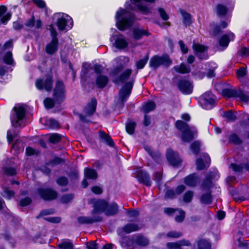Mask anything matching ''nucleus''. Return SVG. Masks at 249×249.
Wrapping results in <instances>:
<instances>
[{"label": "nucleus", "instance_id": "dca6fc26", "mask_svg": "<svg viewBox=\"0 0 249 249\" xmlns=\"http://www.w3.org/2000/svg\"><path fill=\"white\" fill-rule=\"evenodd\" d=\"M203 159L199 158L196 161V168L198 170H203L207 165H210L211 160L207 154L203 156Z\"/></svg>", "mask_w": 249, "mask_h": 249}, {"label": "nucleus", "instance_id": "a211bd4d", "mask_svg": "<svg viewBox=\"0 0 249 249\" xmlns=\"http://www.w3.org/2000/svg\"><path fill=\"white\" fill-rule=\"evenodd\" d=\"M99 137L100 140L102 142L105 143L110 147L114 146V142L111 137L104 131L100 130L99 132Z\"/></svg>", "mask_w": 249, "mask_h": 249}, {"label": "nucleus", "instance_id": "ea45409f", "mask_svg": "<svg viewBox=\"0 0 249 249\" xmlns=\"http://www.w3.org/2000/svg\"><path fill=\"white\" fill-rule=\"evenodd\" d=\"M212 177L210 175H208L203 181L201 187L203 189L209 190L212 187Z\"/></svg>", "mask_w": 249, "mask_h": 249}, {"label": "nucleus", "instance_id": "bb28decb", "mask_svg": "<svg viewBox=\"0 0 249 249\" xmlns=\"http://www.w3.org/2000/svg\"><path fill=\"white\" fill-rule=\"evenodd\" d=\"M175 71L180 73H188L191 71V68L189 66H187L184 63H181L180 65L176 66L174 67Z\"/></svg>", "mask_w": 249, "mask_h": 249}, {"label": "nucleus", "instance_id": "09e8293b", "mask_svg": "<svg viewBox=\"0 0 249 249\" xmlns=\"http://www.w3.org/2000/svg\"><path fill=\"white\" fill-rule=\"evenodd\" d=\"M224 116L230 121H234L237 119L235 113L231 110L224 112Z\"/></svg>", "mask_w": 249, "mask_h": 249}, {"label": "nucleus", "instance_id": "ddd939ff", "mask_svg": "<svg viewBox=\"0 0 249 249\" xmlns=\"http://www.w3.org/2000/svg\"><path fill=\"white\" fill-rule=\"evenodd\" d=\"M179 90L183 93L189 94L192 93L193 87L190 82L186 80H180L178 84Z\"/></svg>", "mask_w": 249, "mask_h": 249}, {"label": "nucleus", "instance_id": "c9c22d12", "mask_svg": "<svg viewBox=\"0 0 249 249\" xmlns=\"http://www.w3.org/2000/svg\"><path fill=\"white\" fill-rule=\"evenodd\" d=\"M45 121V124L48 125L49 127L51 128H56L59 127V124L57 121L53 119H49L48 120L41 119V121Z\"/></svg>", "mask_w": 249, "mask_h": 249}, {"label": "nucleus", "instance_id": "4be33fe9", "mask_svg": "<svg viewBox=\"0 0 249 249\" xmlns=\"http://www.w3.org/2000/svg\"><path fill=\"white\" fill-rule=\"evenodd\" d=\"M133 35L134 39L139 40L143 36H149L150 33L147 30L136 28L133 30Z\"/></svg>", "mask_w": 249, "mask_h": 249}, {"label": "nucleus", "instance_id": "4c0bfd02", "mask_svg": "<svg viewBox=\"0 0 249 249\" xmlns=\"http://www.w3.org/2000/svg\"><path fill=\"white\" fill-rule=\"evenodd\" d=\"M193 49L194 50L195 53L197 54V53H204V52H206L208 50V47L199 44L194 43L193 45Z\"/></svg>", "mask_w": 249, "mask_h": 249}, {"label": "nucleus", "instance_id": "a18cd8bd", "mask_svg": "<svg viewBox=\"0 0 249 249\" xmlns=\"http://www.w3.org/2000/svg\"><path fill=\"white\" fill-rule=\"evenodd\" d=\"M229 140L230 142L235 144H240L242 143L241 140L236 134H232L229 136Z\"/></svg>", "mask_w": 249, "mask_h": 249}, {"label": "nucleus", "instance_id": "a878e982", "mask_svg": "<svg viewBox=\"0 0 249 249\" xmlns=\"http://www.w3.org/2000/svg\"><path fill=\"white\" fill-rule=\"evenodd\" d=\"M108 82V79L107 76L99 75L96 80V83L98 88L103 89L105 88Z\"/></svg>", "mask_w": 249, "mask_h": 249}, {"label": "nucleus", "instance_id": "e433bc0d", "mask_svg": "<svg viewBox=\"0 0 249 249\" xmlns=\"http://www.w3.org/2000/svg\"><path fill=\"white\" fill-rule=\"evenodd\" d=\"M18 132L15 128L9 130L7 133V138L9 143H11L15 138L18 136Z\"/></svg>", "mask_w": 249, "mask_h": 249}, {"label": "nucleus", "instance_id": "9b49d317", "mask_svg": "<svg viewBox=\"0 0 249 249\" xmlns=\"http://www.w3.org/2000/svg\"><path fill=\"white\" fill-rule=\"evenodd\" d=\"M102 220V217L99 215H92V217L79 216L77 218L78 222L81 224H91L94 223L101 222Z\"/></svg>", "mask_w": 249, "mask_h": 249}, {"label": "nucleus", "instance_id": "a19ab883", "mask_svg": "<svg viewBox=\"0 0 249 249\" xmlns=\"http://www.w3.org/2000/svg\"><path fill=\"white\" fill-rule=\"evenodd\" d=\"M3 61L8 65H13L14 63L11 52H7L3 56Z\"/></svg>", "mask_w": 249, "mask_h": 249}, {"label": "nucleus", "instance_id": "338daca9", "mask_svg": "<svg viewBox=\"0 0 249 249\" xmlns=\"http://www.w3.org/2000/svg\"><path fill=\"white\" fill-rule=\"evenodd\" d=\"M92 69V68L90 65L88 63H84L82 66V72L86 76L88 74L89 71Z\"/></svg>", "mask_w": 249, "mask_h": 249}, {"label": "nucleus", "instance_id": "2f4dec72", "mask_svg": "<svg viewBox=\"0 0 249 249\" xmlns=\"http://www.w3.org/2000/svg\"><path fill=\"white\" fill-rule=\"evenodd\" d=\"M116 47L119 49H124L127 46V43L122 36L118 37L115 41Z\"/></svg>", "mask_w": 249, "mask_h": 249}, {"label": "nucleus", "instance_id": "e2e57ef3", "mask_svg": "<svg viewBox=\"0 0 249 249\" xmlns=\"http://www.w3.org/2000/svg\"><path fill=\"white\" fill-rule=\"evenodd\" d=\"M238 54L241 56H247L249 55V48L243 47L238 51Z\"/></svg>", "mask_w": 249, "mask_h": 249}, {"label": "nucleus", "instance_id": "8fccbe9b", "mask_svg": "<svg viewBox=\"0 0 249 249\" xmlns=\"http://www.w3.org/2000/svg\"><path fill=\"white\" fill-rule=\"evenodd\" d=\"M136 124L135 122H130L126 124V130L129 134L134 133Z\"/></svg>", "mask_w": 249, "mask_h": 249}, {"label": "nucleus", "instance_id": "864d4df0", "mask_svg": "<svg viewBox=\"0 0 249 249\" xmlns=\"http://www.w3.org/2000/svg\"><path fill=\"white\" fill-rule=\"evenodd\" d=\"M48 30H50L51 32L52 40H54L55 41H58V38H57V33L53 25H49Z\"/></svg>", "mask_w": 249, "mask_h": 249}, {"label": "nucleus", "instance_id": "423d86ee", "mask_svg": "<svg viewBox=\"0 0 249 249\" xmlns=\"http://www.w3.org/2000/svg\"><path fill=\"white\" fill-rule=\"evenodd\" d=\"M172 63V61L168 55H164L161 57L155 55L150 59L149 66L150 67L156 69L160 65L168 67Z\"/></svg>", "mask_w": 249, "mask_h": 249}, {"label": "nucleus", "instance_id": "603ef678", "mask_svg": "<svg viewBox=\"0 0 249 249\" xmlns=\"http://www.w3.org/2000/svg\"><path fill=\"white\" fill-rule=\"evenodd\" d=\"M73 198V194H65L61 197L60 201L63 203H67L71 201Z\"/></svg>", "mask_w": 249, "mask_h": 249}, {"label": "nucleus", "instance_id": "2eb2a0df", "mask_svg": "<svg viewBox=\"0 0 249 249\" xmlns=\"http://www.w3.org/2000/svg\"><path fill=\"white\" fill-rule=\"evenodd\" d=\"M97 106V101L95 98H92L90 102L85 107L84 112L89 116H92L95 112Z\"/></svg>", "mask_w": 249, "mask_h": 249}, {"label": "nucleus", "instance_id": "473e14b6", "mask_svg": "<svg viewBox=\"0 0 249 249\" xmlns=\"http://www.w3.org/2000/svg\"><path fill=\"white\" fill-rule=\"evenodd\" d=\"M200 202L204 204H210L212 202V197L210 193L203 194L200 197Z\"/></svg>", "mask_w": 249, "mask_h": 249}, {"label": "nucleus", "instance_id": "f8f14e48", "mask_svg": "<svg viewBox=\"0 0 249 249\" xmlns=\"http://www.w3.org/2000/svg\"><path fill=\"white\" fill-rule=\"evenodd\" d=\"M202 102L204 104L203 107L207 109L212 108L215 103L213 96L210 92H206L202 95Z\"/></svg>", "mask_w": 249, "mask_h": 249}, {"label": "nucleus", "instance_id": "f3484780", "mask_svg": "<svg viewBox=\"0 0 249 249\" xmlns=\"http://www.w3.org/2000/svg\"><path fill=\"white\" fill-rule=\"evenodd\" d=\"M136 177L141 183H143L147 186H150L151 181L148 174L143 171L137 172Z\"/></svg>", "mask_w": 249, "mask_h": 249}, {"label": "nucleus", "instance_id": "69168bd1", "mask_svg": "<svg viewBox=\"0 0 249 249\" xmlns=\"http://www.w3.org/2000/svg\"><path fill=\"white\" fill-rule=\"evenodd\" d=\"M231 167L234 171L236 172H242L243 170V167L242 165V164L238 165L235 163H231Z\"/></svg>", "mask_w": 249, "mask_h": 249}, {"label": "nucleus", "instance_id": "39448f33", "mask_svg": "<svg viewBox=\"0 0 249 249\" xmlns=\"http://www.w3.org/2000/svg\"><path fill=\"white\" fill-rule=\"evenodd\" d=\"M15 114L11 118L12 125L15 127L24 126L23 119L25 116V109L24 107H15Z\"/></svg>", "mask_w": 249, "mask_h": 249}, {"label": "nucleus", "instance_id": "37998d69", "mask_svg": "<svg viewBox=\"0 0 249 249\" xmlns=\"http://www.w3.org/2000/svg\"><path fill=\"white\" fill-rule=\"evenodd\" d=\"M135 241L136 243L140 246H144L148 244L147 239L141 235L138 236Z\"/></svg>", "mask_w": 249, "mask_h": 249}, {"label": "nucleus", "instance_id": "20e7f679", "mask_svg": "<svg viewBox=\"0 0 249 249\" xmlns=\"http://www.w3.org/2000/svg\"><path fill=\"white\" fill-rule=\"evenodd\" d=\"M65 92L64 83L61 80H57L53 91V97L56 103L60 104L64 101Z\"/></svg>", "mask_w": 249, "mask_h": 249}, {"label": "nucleus", "instance_id": "c756f323", "mask_svg": "<svg viewBox=\"0 0 249 249\" xmlns=\"http://www.w3.org/2000/svg\"><path fill=\"white\" fill-rule=\"evenodd\" d=\"M156 107V104L153 101H149L145 103L142 108V111L147 114L153 110Z\"/></svg>", "mask_w": 249, "mask_h": 249}, {"label": "nucleus", "instance_id": "5701e85b", "mask_svg": "<svg viewBox=\"0 0 249 249\" xmlns=\"http://www.w3.org/2000/svg\"><path fill=\"white\" fill-rule=\"evenodd\" d=\"M194 133L190 128L183 131L181 135V140L183 142H189L194 138Z\"/></svg>", "mask_w": 249, "mask_h": 249}, {"label": "nucleus", "instance_id": "0eeeda50", "mask_svg": "<svg viewBox=\"0 0 249 249\" xmlns=\"http://www.w3.org/2000/svg\"><path fill=\"white\" fill-rule=\"evenodd\" d=\"M53 80L51 75H47L42 79H36L35 85L37 89L39 90L45 89L50 91L53 88Z\"/></svg>", "mask_w": 249, "mask_h": 249}, {"label": "nucleus", "instance_id": "0e129e2a", "mask_svg": "<svg viewBox=\"0 0 249 249\" xmlns=\"http://www.w3.org/2000/svg\"><path fill=\"white\" fill-rule=\"evenodd\" d=\"M185 213L183 210H179V215L175 217V220L178 222H181L185 218Z\"/></svg>", "mask_w": 249, "mask_h": 249}, {"label": "nucleus", "instance_id": "58836bf2", "mask_svg": "<svg viewBox=\"0 0 249 249\" xmlns=\"http://www.w3.org/2000/svg\"><path fill=\"white\" fill-rule=\"evenodd\" d=\"M176 126L182 132L190 128L189 126L187 123L181 120H178L176 122Z\"/></svg>", "mask_w": 249, "mask_h": 249}, {"label": "nucleus", "instance_id": "4468645a", "mask_svg": "<svg viewBox=\"0 0 249 249\" xmlns=\"http://www.w3.org/2000/svg\"><path fill=\"white\" fill-rule=\"evenodd\" d=\"M200 178L195 173L189 175L185 178L184 183L191 187H194L199 182Z\"/></svg>", "mask_w": 249, "mask_h": 249}, {"label": "nucleus", "instance_id": "13d9d810", "mask_svg": "<svg viewBox=\"0 0 249 249\" xmlns=\"http://www.w3.org/2000/svg\"><path fill=\"white\" fill-rule=\"evenodd\" d=\"M64 160L59 157H55L53 159L50 161V164L53 166H55L58 164L64 163Z\"/></svg>", "mask_w": 249, "mask_h": 249}, {"label": "nucleus", "instance_id": "680f3d73", "mask_svg": "<svg viewBox=\"0 0 249 249\" xmlns=\"http://www.w3.org/2000/svg\"><path fill=\"white\" fill-rule=\"evenodd\" d=\"M166 236L169 238H178L182 236V233L176 231H171L167 233Z\"/></svg>", "mask_w": 249, "mask_h": 249}, {"label": "nucleus", "instance_id": "49530a36", "mask_svg": "<svg viewBox=\"0 0 249 249\" xmlns=\"http://www.w3.org/2000/svg\"><path fill=\"white\" fill-rule=\"evenodd\" d=\"M55 103L54 99L50 98H47L44 100L45 107L48 109L52 108L54 106Z\"/></svg>", "mask_w": 249, "mask_h": 249}, {"label": "nucleus", "instance_id": "79ce46f5", "mask_svg": "<svg viewBox=\"0 0 249 249\" xmlns=\"http://www.w3.org/2000/svg\"><path fill=\"white\" fill-rule=\"evenodd\" d=\"M236 97L239 98L244 102H248L249 101V96L241 89L237 90Z\"/></svg>", "mask_w": 249, "mask_h": 249}, {"label": "nucleus", "instance_id": "9d476101", "mask_svg": "<svg viewBox=\"0 0 249 249\" xmlns=\"http://www.w3.org/2000/svg\"><path fill=\"white\" fill-rule=\"evenodd\" d=\"M166 158L170 164L173 166H177L181 162L178 153L171 149L167 150Z\"/></svg>", "mask_w": 249, "mask_h": 249}, {"label": "nucleus", "instance_id": "72a5a7b5", "mask_svg": "<svg viewBox=\"0 0 249 249\" xmlns=\"http://www.w3.org/2000/svg\"><path fill=\"white\" fill-rule=\"evenodd\" d=\"M228 12V8L226 6L219 4L216 6V12L218 16L223 17L226 16Z\"/></svg>", "mask_w": 249, "mask_h": 249}, {"label": "nucleus", "instance_id": "774afa93", "mask_svg": "<svg viewBox=\"0 0 249 249\" xmlns=\"http://www.w3.org/2000/svg\"><path fill=\"white\" fill-rule=\"evenodd\" d=\"M160 17L162 18L163 20H167L169 18V16L165 11V10L162 8H160L158 9Z\"/></svg>", "mask_w": 249, "mask_h": 249}, {"label": "nucleus", "instance_id": "6e6552de", "mask_svg": "<svg viewBox=\"0 0 249 249\" xmlns=\"http://www.w3.org/2000/svg\"><path fill=\"white\" fill-rule=\"evenodd\" d=\"M38 193L43 199L47 201L55 199L58 196L55 191L49 188H39L38 189Z\"/></svg>", "mask_w": 249, "mask_h": 249}, {"label": "nucleus", "instance_id": "c85d7f7f", "mask_svg": "<svg viewBox=\"0 0 249 249\" xmlns=\"http://www.w3.org/2000/svg\"><path fill=\"white\" fill-rule=\"evenodd\" d=\"M85 177L89 179H95L97 177L96 171L93 169L86 168L84 170Z\"/></svg>", "mask_w": 249, "mask_h": 249}, {"label": "nucleus", "instance_id": "aec40b11", "mask_svg": "<svg viewBox=\"0 0 249 249\" xmlns=\"http://www.w3.org/2000/svg\"><path fill=\"white\" fill-rule=\"evenodd\" d=\"M58 49V41L51 40V41L48 44L45 48L46 53L49 54H53L55 53Z\"/></svg>", "mask_w": 249, "mask_h": 249}, {"label": "nucleus", "instance_id": "cd10ccee", "mask_svg": "<svg viewBox=\"0 0 249 249\" xmlns=\"http://www.w3.org/2000/svg\"><path fill=\"white\" fill-rule=\"evenodd\" d=\"M66 17H67V16L62 15L57 19L56 24L60 31H63L65 29L67 23Z\"/></svg>", "mask_w": 249, "mask_h": 249}, {"label": "nucleus", "instance_id": "412c9836", "mask_svg": "<svg viewBox=\"0 0 249 249\" xmlns=\"http://www.w3.org/2000/svg\"><path fill=\"white\" fill-rule=\"evenodd\" d=\"M119 211V207L118 205L114 202L109 204L107 203V207L105 211V214L107 216H112L116 214Z\"/></svg>", "mask_w": 249, "mask_h": 249}, {"label": "nucleus", "instance_id": "4d7b16f0", "mask_svg": "<svg viewBox=\"0 0 249 249\" xmlns=\"http://www.w3.org/2000/svg\"><path fill=\"white\" fill-rule=\"evenodd\" d=\"M61 140V136L58 134H53L49 137V141L52 143H56Z\"/></svg>", "mask_w": 249, "mask_h": 249}, {"label": "nucleus", "instance_id": "de8ad7c7", "mask_svg": "<svg viewBox=\"0 0 249 249\" xmlns=\"http://www.w3.org/2000/svg\"><path fill=\"white\" fill-rule=\"evenodd\" d=\"M148 59H149V56L148 55H147L146 56H145L144 57V58L139 60L136 63V67H137V69H142L144 67V66L145 65L146 63L147 62Z\"/></svg>", "mask_w": 249, "mask_h": 249}, {"label": "nucleus", "instance_id": "6e6d98bb", "mask_svg": "<svg viewBox=\"0 0 249 249\" xmlns=\"http://www.w3.org/2000/svg\"><path fill=\"white\" fill-rule=\"evenodd\" d=\"M200 145V143L198 141H196L191 145V149L195 154H196L199 152Z\"/></svg>", "mask_w": 249, "mask_h": 249}, {"label": "nucleus", "instance_id": "5fc2aeb1", "mask_svg": "<svg viewBox=\"0 0 249 249\" xmlns=\"http://www.w3.org/2000/svg\"><path fill=\"white\" fill-rule=\"evenodd\" d=\"M237 90L230 89H225L223 90V94L228 97H236Z\"/></svg>", "mask_w": 249, "mask_h": 249}, {"label": "nucleus", "instance_id": "393cba45", "mask_svg": "<svg viewBox=\"0 0 249 249\" xmlns=\"http://www.w3.org/2000/svg\"><path fill=\"white\" fill-rule=\"evenodd\" d=\"M59 249H73L74 246L71 241L69 239L61 240L58 244Z\"/></svg>", "mask_w": 249, "mask_h": 249}, {"label": "nucleus", "instance_id": "052dcab7", "mask_svg": "<svg viewBox=\"0 0 249 249\" xmlns=\"http://www.w3.org/2000/svg\"><path fill=\"white\" fill-rule=\"evenodd\" d=\"M56 182L60 186H65L68 184V180L66 177H61L57 179Z\"/></svg>", "mask_w": 249, "mask_h": 249}, {"label": "nucleus", "instance_id": "c03bdc74", "mask_svg": "<svg viewBox=\"0 0 249 249\" xmlns=\"http://www.w3.org/2000/svg\"><path fill=\"white\" fill-rule=\"evenodd\" d=\"M181 14L183 18V23L186 26H189L191 23V15L185 11H182Z\"/></svg>", "mask_w": 249, "mask_h": 249}, {"label": "nucleus", "instance_id": "7ed1b4c3", "mask_svg": "<svg viewBox=\"0 0 249 249\" xmlns=\"http://www.w3.org/2000/svg\"><path fill=\"white\" fill-rule=\"evenodd\" d=\"M134 78L128 82H125L119 92V100L121 102V107H123L124 103L127 100L131 93L133 88Z\"/></svg>", "mask_w": 249, "mask_h": 249}, {"label": "nucleus", "instance_id": "3c124183", "mask_svg": "<svg viewBox=\"0 0 249 249\" xmlns=\"http://www.w3.org/2000/svg\"><path fill=\"white\" fill-rule=\"evenodd\" d=\"M194 193L192 191H187L183 196V200L186 203L190 202L193 197Z\"/></svg>", "mask_w": 249, "mask_h": 249}, {"label": "nucleus", "instance_id": "b1692460", "mask_svg": "<svg viewBox=\"0 0 249 249\" xmlns=\"http://www.w3.org/2000/svg\"><path fill=\"white\" fill-rule=\"evenodd\" d=\"M196 242L197 249H211V243L209 240L201 238Z\"/></svg>", "mask_w": 249, "mask_h": 249}, {"label": "nucleus", "instance_id": "1a4fd4ad", "mask_svg": "<svg viewBox=\"0 0 249 249\" xmlns=\"http://www.w3.org/2000/svg\"><path fill=\"white\" fill-rule=\"evenodd\" d=\"M107 202L104 200H98L96 201L93 204V210H92L91 214L92 215H97L99 214L104 212L107 207Z\"/></svg>", "mask_w": 249, "mask_h": 249}, {"label": "nucleus", "instance_id": "7c9ffc66", "mask_svg": "<svg viewBox=\"0 0 249 249\" xmlns=\"http://www.w3.org/2000/svg\"><path fill=\"white\" fill-rule=\"evenodd\" d=\"M139 230L138 225L134 223L126 224L123 227L124 231L126 233H129L132 231H137Z\"/></svg>", "mask_w": 249, "mask_h": 249}, {"label": "nucleus", "instance_id": "6ab92c4d", "mask_svg": "<svg viewBox=\"0 0 249 249\" xmlns=\"http://www.w3.org/2000/svg\"><path fill=\"white\" fill-rule=\"evenodd\" d=\"M235 36L233 33L230 32L227 34L223 35L219 39V43L220 46L226 48L231 40H233Z\"/></svg>", "mask_w": 249, "mask_h": 249}, {"label": "nucleus", "instance_id": "f704fd0d", "mask_svg": "<svg viewBox=\"0 0 249 249\" xmlns=\"http://www.w3.org/2000/svg\"><path fill=\"white\" fill-rule=\"evenodd\" d=\"M136 6L137 8V9L144 15H147L152 13V9L148 8L146 5L142 4L141 3H137Z\"/></svg>", "mask_w": 249, "mask_h": 249}, {"label": "nucleus", "instance_id": "f03ea898", "mask_svg": "<svg viewBox=\"0 0 249 249\" xmlns=\"http://www.w3.org/2000/svg\"><path fill=\"white\" fill-rule=\"evenodd\" d=\"M117 26L120 30L130 27L133 23L134 15L124 10H120L116 13Z\"/></svg>", "mask_w": 249, "mask_h": 249}, {"label": "nucleus", "instance_id": "f257e3e1", "mask_svg": "<svg viewBox=\"0 0 249 249\" xmlns=\"http://www.w3.org/2000/svg\"><path fill=\"white\" fill-rule=\"evenodd\" d=\"M115 61L117 66L110 71V75L113 77V81L116 84L120 82L124 83L130 78L132 70L130 69H127L122 73L118 74L126 66L129 62V59L128 57L121 56L117 57Z\"/></svg>", "mask_w": 249, "mask_h": 249}, {"label": "nucleus", "instance_id": "bf43d9fd", "mask_svg": "<svg viewBox=\"0 0 249 249\" xmlns=\"http://www.w3.org/2000/svg\"><path fill=\"white\" fill-rule=\"evenodd\" d=\"M166 247L168 249H182L178 242L167 243Z\"/></svg>", "mask_w": 249, "mask_h": 249}]
</instances>
